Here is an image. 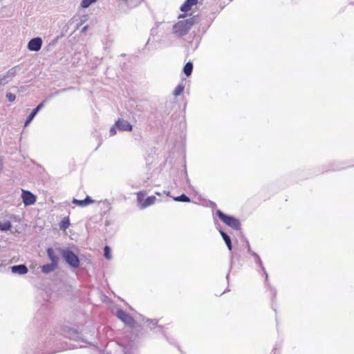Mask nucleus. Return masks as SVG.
<instances>
[{"instance_id": "nucleus-1", "label": "nucleus", "mask_w": 354, "mask_h": 354, "mask_svg": "<svg viewBox=\"0 0 354 354\" xmlns=\"http://www.w3.org/2000/svg\"><path fill=\"white\" fill-rule=\"evenodd\" d=\"M192 25L191 19L178 21L173 26V33L178 37H183L188 33Z\"/></svg>"}, {"instance_id": "nucleus-2", "label": "nucleus", "mask_w": 354, "mask_h": 354, "mask_svg": "<svg viewBox=\"0 0 354 354\" xmlns=\"http://www.w3.org/2000/svg\"><path fill=\"white\" fill-rule=\"evenodd\" d=\"M216 214L218 218L227 225L234 230L240 229L241 224L237 218L231 216L226 215L221 210H217Z\"/></svg>"}, {"instance_id": "nucleus-3", "label": "nucleus", "mask_w": 354, "mask_h": 354, "mask_svg": "<svg viewBox=\"0 0 354 354\" xmlns=\"http://www.w3.org/2000/svg\"><path fill=\"white\" fill-rule=\"evenodd\" d=\"M62 256L66 261L73 268H78L80 266V260L76 254L71 250H63Z\"/></svg>"}, {"instance_id": "nucleus-4", "label": "nucleus", "mask_w": 354, "mask_h": 354, "mask_svg": "<svg viewBox=\"0 0 354 354\" xmlns=\"http://www.w3.org/2000/svg\"><path fill=\"white\" fill-rule=\"evenodd\" d=\"M117 317L122 321L126 325L133 327L136 324L134 319L128 313L122 310H118L117 311Z\"/></svg>"}, {"instance_id": "nucleus-5", "label": "nucleus", "mask_w": 354, "mask_h": 354, "mask_svg": "<svg viewBox=\"0 0 354 354\" xmlns=\"http://www.w3.org/2000/svg\"><path fill=\"white\" fill-rule=\"evenodd\" d=\"M21 198L25 205H31L36 202V196L27 190L22 189Z\"/></svg>"}, {"instance_id": "nucleus-6", "label": "nucleus", "mask_w": 354, "mask_h": 354, "mask_svg": "<svg viewBox=\"0 0 354 354\" xmlns=\"http://www.w3.org/2000/svg\"><path fill=\"white\" fill-rule=\"evenodd\" d=\"M42 45V40L39 37L32 39L28 44V48L30 50L38 51L41 49Z\"/></svg>"}, {"instance_id": "nucleus-7", "label": "nucleus", "mask_w": 354, "mask_h": 354, "mask_svg": "<svg viewBox=\"0 0 354 354\" xmlns=\"http://www.w3.org/2000/svg\"><path fill=\"white\" fill-rule=\"evenodd\" d=\"M115 125L120 130L122 131H131L132 130V126L131 124L124 120H118L115 122Z\"/></svg>"}, {"instance_id": "nucleus-8", "label": "nucleus", "mask_w": 354, "mask_h": 354, "mask_svg": "<svg viewBox=\"0 0 354 354\" xmlns=\"http://www.w3.org/2000/svg\"><path fill=\"white\" fill-rule=\"evenodd\" d=\"M72 203L80 207H86L91 204H93L94 201L92 200L88 196H87L84 200H77L73 198Z\"/></svg>"}, {"instance_id": "nucleus-9", "label": "nucleus", "mask_w": 354, "mask_h": 354, "mask_svg": "<svg viewBox=\"0 0 354 354\" xmlns=\"http://www.w3.org/2000/svg\"><path fill=\"white\" fill-rule=\"evenodd\" d=\"M198 3V0H186L184 3L180 6V10L183 12H187L191 10L194 6Z\"/></svg>"}, {"instance_id": "nucleus-10", "label": "nucleus", "mask_w": 354, "mask_h": 354, "mask_svg": "<svg viewBox=\"0 0 354 354\" xmlns=\"http://www.w3.org/2000/svg\"><path fill=\"white\" fill-rule=\"evenodd\" d=\"M12 272L19 274H25L28 272V270L25 265L14 266L11 268Z\"/></svg>"}, {"instance_id": "nucleus-11", "label": "nucleus", "mask_w": 354, "mask_h": 354, "mask_svg": "<svg viewBox=\"0 0 354 354\" xmlns=\"http://www.w3.org/2000/svg\"><path fill=\"white\" fill-rule=\"evenodd\" d=\"M47 254L51 261V263H53V264L57 266L59 259H58L57 256H56L55 251L52 248H48L47 250Z\"/></svg>"}, {"instance_id": "nucleus-12", "label": "nucleus", "mask_w": 354, "mask_h": 354, "mask_svg": "<svg viewBox=\"0 0 354 354\" xmlns=\"http://www.w3.org/2000/svg\"><path fill=\"white\" fill-rule=\"evenodd\" d=\"M156 198L154 196H151L145 198L144 203L142 204V208H146L155 203Z\"/></svg>"}, {"instance_id": "nucleus-13", "label": "nucleus", "mask_w": 354, "mask_h": 354, "mask_svg": "<svg viewBox=\"0 0 354 354\" xmlns=\"http://www.w3.org/2000/svg\"><path fill=\"white\" fill-rule=\"evenodd\" d=\"M57 266V265H55L53 263L44 265L41 267V271L44 273H49V272L53 271Z\"/></svg>"}, {"instance_id": "nucleus-14", "label": "nucleus", "mask_w": 354, "mask_h": 354, "mask_svg": "<svg viewBox=\"0 0 354 354\" xmlns=\"http://www.w3.org/2000/svg\"><path fill=\"white\" fill-rule=\"evenodd\" d=\"M145 196H146V194L144 192H139L137 193V201H138V203L140 208H142V204L145 202Z\"/></svg>"}, {"instance_id": "nucleus-15", "label": "nucleus", "mask_w": 354, "mask_h": 354, "mask_svg": "<svg viewBox=\"0 0 354 354\" xmlns=\"http://www.w3.org/2000/svg\"><path fill=\"white\" fill-rule=\"evenodd\" d=\"M220 232H221V234L223 240L225 241L228 249L230 250H232V243H231L230 236L223 231H220Z\"/></svg>"}, {"instance_id": "nucleus-16", "label": "nucleus", "mask_w": 354, "mask_h": 354, "mask_svg": "<svg viewBox=\"0 0 354 354\" xmlns=\"http://www.w3.org/2000/svg\"><path fill=\"white\" fill-rule=\"evenodd\" d=\"M192 69H193L192 63L187 62L183 68V72L188 77L192 74Z\"/></svg>"}, {"instance_id": "nucleus-17", "label": "nucleus", "mask_w": 354, "mask_h": 354, "mask_svg": "<svg viewBox=\"0 0 354 354\" xmlns=\"http://www.w3.org/2000/svg\"><path fill=\"white\" fill-rule=\"evenodd\" d=\"M12 227V225L10 221H6L3 222H0V230H10Z\"/></svg>"}, {"instance_id": "nucleus-18", "label": "nucleus", "mask_w": 354, "mask_h": 354, "mask_svg": "<svg viewBox=\"0 0 354 354\" xmlns=\"http://www.w3.org/2000/svg\"><path fill=\"white\" fill-rule=\"evenodd\" d=\"M184 88H185V86L182 84L177 85L174 91V95L175 96L180 95L183 92Z\"/></svg>"}, {"instance_id": "nucleus-19", "label": "nucleus", "mask_w": 354, "mask_h": 354, "mask_svg": "<svg viewBox=\"0 0 354 354\" xmlns=\"http://www.w3.org/2000/svg\"><path fill=\"white\" fill-rule=\"evenodd\" d=\"M174 201L188 203L190 201V198L188 196H187L185 194H181L180 196L174 198Z\"/></svg>"}, {"instance_id": "nucleus-20", "label": "nucleus", "mask_w": 354, "mask_h": 354, "mask_svg": "<svg viewBox=\"0 0 354 354\" xmlns=\"http://www.w3.org/2000/svg\"><path fill=\"white\" fill-rule=\"evenodd\" d=\"M60 228L66 230L69 227L70 223L68 218H64L60 223Z\"/></svg>"}, {"instance_id": "nucleus-21", "label": "nucleus", "mask_w": 354, "mask_h": 354, "mask_svg": "<svg viewBox=\"0 0 354 354\" xmlns=\"http://www.w3.org/2000/svg\"><path fill=\"white\" fill-rule=\"evenodd\" d=\"M97 0H82L81 6L84 8H88L91 3H95Z\"/></svg>"}, {"instance_id": "nucleus-22", "label": "nucleus", "mask_w": 354, "mask_h": 354, "mask_svg": "<svg viewBox=\"0 0 354 354\" xmlns=\"http://www.w3.org/2000/svg\"><path fill=\"white\" fill-rule=\"evenodd\" d=\"M104 255L106 259H111V249L109 246H105L104 249Z\"/></svg>"}, {"instance_id": "nucleus-23", "label": "nucleus", "mask_w": 354, "mask_h": 354, "mask_svg": "<svg viewBox=\"0 0 354 354\" xmlns=\"http://www.w3.org/2000/svg\"><path fill=\"white\" fill-rule=\"evenodd\" d=\"M6 98L8 99V100L9 102H14L15 100L16 96L13 93H8L6 94Z\"/></svg>"}, {"instance_id": "nucleus-24", "label": "nucleus", "mask_w": 354, "mask_h": 354, "mask_svg": "<svg viewBox=\"0 0 354 354\" xmlns=\"http://www.w3.org/2000/svg\"><path fill=\"white\" fill-rule=\"evenodd\" d=\"M33 118H34V116L30 114L29 116L28 117L27 120L25 122V126L28 125L29 123L32 120Z\"/></svg>"}, {"instance_id": "nucleus-25", "label": "nucleus", "mask_w": 354, "mask_h": 354, "mask_svg": "<svg viewBox=\"0 0 354 354\" xmlns=\"http://www.w3.org/2000/svg\"><path fill=\"white\" fill-rule=\"evenodd\" d=\"M115 134H116L115 129L114 127L111 128V129H110V135L111 136H114Z\"/></svg>"}, {"instance_id": "nucleus-26", "label": "nucleus", "mask_w": 354, "mask_h": 354, "mask_svg": "<svg viewBox=\"0 0 354 354\" xmlns=\"http://www.w3.org/2000/svg\"><path fill=\"white\" fill-rule=\"evenodd\" d=\"M44 106V102L40 103L35 109L39 111Z\"/></svg>"}, {"instance_id": "nucleus-27", "label": "nucleus", "mask_w": 354, "mask_h": 354, "mask_svg": "<svg viewBox=\"0 0 354 354\" xmlns=\"http://www.w3.org/2000/svg\"><path fill=\"white\" fill-rule=\"evenodd\" d=\"M38 113V111L35 109L32 112H31V115H32L34 117L36 115V114Z\"/></svg>"}, {"instance_id": "nucleus-28", "label": "nucleus", "mask_w": 354, "mask_h": 354, "mask_svg": "<svg viewBox=\"0 0 354 354\" xmlns=\"http://www.w3.org/2000/svg\"><path fill=\"white\" fill-rule=\"evenodd\" d=\"M184 17H185V15H180L179 18Z\"/></svg>"}]
</instances>
